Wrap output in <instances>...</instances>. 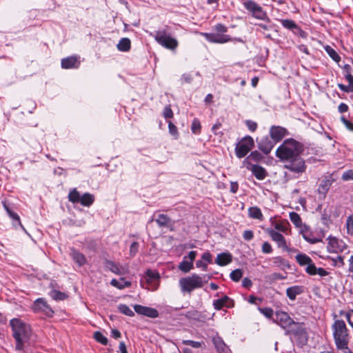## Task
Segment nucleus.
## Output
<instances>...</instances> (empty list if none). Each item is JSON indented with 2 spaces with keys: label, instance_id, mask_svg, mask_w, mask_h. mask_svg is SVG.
<instances>
[{
  "label": "nucleus",
  "instance_id": "35",
  "mask_svg": "<svg viewBox=\"0 0 353 353\" xmlns=\"http://www.w3.org/2000/svg\"><path fill=\"white\" fill-rule=\"evenodd\" d=\"M295 258H296L297 263L301 266H304L306 265H307L312 261V259L310 256H308L307 254H303V253L298 254Z\"/></svg>",
  "mask_w": 353,
  "mask_h": 353
},
{
  "label": "nucleus",
  "instance_id": "26",
  "mask_svg": "<svg viewBox=\"0 0 353 353\" xmlns=\"http://www.w3.org/2000/svg\"><path fill=\"white\" fill-rule=\"evenodd\" d=\"M303 292V287L301 285H294L287 288L286 295L291 300L294 301L297 295Z\"/></svg>",
  "mask_w": 353,
  "mask_h": 353
},
{
  "label": "nucleus",
  "instance_id": "57",
  "mask_svg": "<svg viewBox=\"0 0 353 353\" xmlns=\"http://www.w3.org/2000/svg\"><path fill=\"white\" fill-rule=\"evenodd\" d=\"M201 259L205 261L206 263H212V256L210 253V252L206 251L203 252L201 255Z\"/></svg>",
  "mask_w": 353,
  "mask_h": 353
},
{
  "label": "nucleus",
  "instance_id": "25",
  "mask_svg": "<svg viewBox=\"0 0 353 353\" xmlns=\"http://www.w3.org/2000/svg\"><path fill=\"white\" fill-rule=\"evenodd\" d=\"M232 261V255L229 252H222L217 255L215 263L220 265L224 266Z\"/></svg>",
  "mask_w": 353,
  "mask_h": 353
},
{
  "label": "nucleus",
  "instance_id": "15",
  "mask_svg": "<svg viewBox=\"0 0 353 353\" xmlns=\"http://www.w3.org/2000/svg\"><path fill=\"white\" fill-rule=\"evenodd\" d=\"M258 148L265 154H268L272 151L275 145L274 141L272 138L268 136L262 137L261 139H257Z\"/></svg>",
  "mask_w": 353,
  "mask_h": 353
},
{
  "label": "nucleus",
  "instance_id": "3",
  "mask_svg": "<svg viewBox=\"0 0 353 353\" xmlns=\"http://www.w3.org/2000/svg\"><path fill=\"white\" fill-rule=\"evenodd\" d=\"M214 30L216 32V33L200 32V34L204 37L208 41L214 43H225L234 41H242L241 39L232 38L230 35L225 34L228 28L222 23H217L214 27Z\"/></svg>",
  "mask_w": 353,
  "mask_h": 353
},
{
  "label": "nucleus",
  "instance_id": "61",
  "mask_svg": "<svg viewBox=\"0 0 353 353\" xmlns=\"http://www.w3.org/2000/svg\"><path fill=\"white\" fill-rule=\"evenodd\" d=\"M303 237L306 241L312 244L321 241V239L310 237L309 236L307 235V234H303Z\"/></svg>",
  "mask_w": 353,
  "mask_h": 353
},
{
  "label": "nucleus",
  "instance_id": "23",
  "mask_svg": "<svg viewBox=\"0 0 353 353\" xmlns=\"http://www.w3.org/2000/svg\"><path fill=\"white\" fill-rule=\"evenodd\" d=\"M269 234L271 236L272 239L277 243L279 247L288 250L285 239L281 233L274 230H270L269 231Z\"/></svg>",
  "mask_w": 353,
  "mask_h": 353
},
{
  "label": "nucleus",
  "instance_id": "17",
  "mask_svg": "<svg viewBox=\"0 0 353 353\" xmlns=\"http://www.w3.org/2000/svg\"><path fill=\"white\" fill-rule=\"evenodd\" d=\"M328 244L327 249L329 252H335L337 253L339 252H342L343 249L345 248L344 243L343 241H339L336 237L330 236L327 238Z\"/></svg>",
  "mask_w": 353,
  "mask_h": 353
},
{
  "label": "nucleus",
  "instance_id": "38",
  "mask_svg": "<svg viewBox=\"0 0 353 353\" xmlns=\"http://www.w3.org/2000/svg\"><path fill=\"white\" fill-rule=\"evenodd\" d=\"M325 52L336 63H339L341 60V57L337 52L330 46H325L324 47Z\"/></svg>",
  "mask_w": 353,
  "mask_h": 353
},
{
  "label": "nucleus",
  "instance_id": "60",
  "mask_svg": "<svg viewBox=\"0 0 353 353\" xmlns=\"http://www.w3.org/2000/svg\"><path fill=\"white\" fill-rule=\"evenodd\" d=\"M341 178L343 181L353 180V170H349L345 172Z\"/></svg>",
  "mask_w": 353,
  "mask_h": 353
},
{
  "label": "nucleus",
  "instance_id": "33",
  "mask_svg": "<svg viewBox=\"0 0 353 353\" xmlns=\"http://www.w3.org/2000/svg\"><path fill=\"white\" fill-rule=\"evenodd\" d=\"M117 48L121 52H128L131 48V41L128 38H122L117 44Z\"/></svg>",
  "mask_w": 353,
  "mask_h": 353
},
{
  "label": "nucleus",
  "instance_id": "18",
  "mask_svg": "<svg viewBox=\"0 0 353 353\" xmlns=\"http://www.w3.org/2000/svg\"><path fill=\"white\" fill-rule=\"evenodd\" d=\"M5 210L8 214L9 217L12 220V225L14 227L20 226L23 228V225L21 223L20 217L17 213L14 212L12 206L7 202L6 200H4L1 202Z\"/></svg>",
  "mask_w": 353,
  "mask_h": 353
},
{
  "label": "nucleus",
  "instance_id": "49",
  "mask_svg": "<svg viewBox=\"0 0 353 353\" xmlns=\"http://www.w3.org/2000/svg\"><path fill=\"white\" fill-rule=\"evenodd\" d=\"M169 133L175 139L179 138V134L176 126L170 121H168Z\"/></svg>",
  "mask_w": 353,
  "mask_h": 353
},
{
  "label": "nucleus",
  "instance_id": "6",
  "mask_svg": "<svg viewBox=\"0 0 353 353\" xmlns=\"http://www.w3.org/2000/svg\"><path fill=\"white\" fill-rule=\"evenodd\" d=\"M179 285L181 291L191 293L194 290L202 288L203 283L201 276L193 274L190 276L180 279Z\"/></svg>",
  "mask_w": 353,
  "mask_h": 353
},
{
  "label": "nucleus",
  "instance_id": "36",
  "mask_svg": "<svg viewBox=\"0 0 353 353\" xmlns=\"http://www.w3.org/2000/svg\"><path fill=\"white\" fill-rule=\"evenodd\" d=\"M229 300V296H223L222 298L213 301V306L216 310H221L225 307L226 302Z\"/></svg>",
  "mask_w": 353,
  "mask_h": 353
},
{
  "label": "nucleus",
  "instance_id": "16",
  "mask_svg": "<svg viewBox=\"0 0 353 353\" xmlns=\"http://www.w3.org/2000/svg\"><path fill=\"white\" fill-rule=\"evenodd\" d=\"M134 311L137 314H141V315H143L147 317L152 318V319L157 318L159 316V311L155 308L143 306L141 305H134Z\"/></svg>",
  "mask_w": 353,
  "mask_h": 353
},
{
  "label": "nucleus",
  "instance_id": "55",
  "mask_svg": "<svg viewBox=\"0 0 353 353\" xmlns=\"http://www.w3.org/2000/svg\"><path fill=\"white\" fill-rule=\"evenodd\" d=\"M245 123L246 125V126L248 127V128L251 131V132H255L257 129V127H258V124L256 122L254 121H252V120H246L245 121Z\"/></svg>",
  "mask_w": 353,
  "mask_h": 353
},
{
  "label": "nucleus",
  "instance_id": "34",
  "mask_svg": "<svg viewBox=\"0 0 353 353\" xmlns=\"http://www.w3.org/2000/svg\"><path fill=\"white\" fill-rule=\"evenodd\" d=\"M248 214H249V216L252 219L262 220L263 218L261 210H260L259 208H258L256 206L250 207L248 209Z\"/></svg>",
  "mask_w": 353,
  "mask_h": 353
},
{
  "label": "nucleus",
  "instance_id": "47",
  "mask_svg": "<svg viewBox=\"0 0 353 353\" xmlns=\"http://www.w3.org/2000/svg\"><path fill=\"white\" fill-rule=\"evenodd\" d=\"M280 22L283 28L291 31H292L295 26L297 25L295 21L291 19H280Z\"/></svg>",
  "mask_w": 353,
  "mask_h": 353
},
{
  "label": "nucleus",
  "instance_id": "59",
  "mask_svg": "<svg viewBox=\"0 0 353 353\" xmlns=\"http://www.w3.org/2000/svg\"><path fill=\"white\" fill-rule=\"evenodd\" d=\"M221 127V123L220 122L216 123L212 128V131L214 132V134L219 135L221 137L223 135V133L221 131H219V130Z\"/></svg>",
  "mask_w": 353,
  "mask_h": 353
},
{
  "label": "nucleus",
  "instance_id": "51",
  "mask_svg": "<svg viewBox=\"0 0 353 353\" xmlns=\"http://www.w3.org/2000/svg\"><path fill=\"white\" fill-rule=\"evenodd\" d=\"M292 32L294 34H296L301 38H303V39H305L307 37V33L306 32H305L304 30H303L298 25H296L295 26V28L293 29V30Z\"/></svg>",
  "mask_w": 353,
  "mask_h": 353
},
{
  "label": "nucleus",
  "instance_id": "21",
  "mask_svg": "<svg viewBox=\"0 0 353 353\" xmlns=\"http://www.w3.org/2000/svg\"><path fill=\"white\" fill-rule=\"evenodd\" d=\"M334 181L335 179L333 178L332 174L325 176L319 185V192L320 194H325Z\"/></svg>",
  "mask_w": 353,
  "mask_h": 353
},
{
  "label": "nucleus",
  "instance_id": "58",
  "mask_svg": "<svg viewBox=\"0 0 353 353\" xmlns=\"http://www.w3.org/2000/svg\"><path fill=\"white\" fill-rule=\"evenodd\" d=\"M341 121L345 125L347 129H348L350 131L353 132V123L348 121L344 116H342L341 117Z\"/></svg>",
  "mask_w": 353,
  "mask_h": 353
},
{
  "label": "nucleus",
  "instance_id": "50",
  "mask_svg": "<svg viewBox=\"0 0 353 353\" xmlns=\"http://www.w3.org/2000/svg\"><path fill=\"white\" fill-rule=\"evenodd\" d=\"M347 232L350 235H353V214L347 216L346 220Z\"/></svg>",
  "mask_w": 353,
  "mask_h": 353
},
{
  "label": "nucleus",
  "instance_id": "4",
  "mask_svg": "<svg viewBox=\"0 0 353 353\" xmlns=\"http://www.w3.org/2000/svg\"><path fill=\"white\" fill-rule=\"evenodd\" d=\"M336 347L339 350L347 347L348 330L343 320H336L332 325Z\"/></svg>",
  "mask_w": 353,
  "mask_h": 353
},
{
  "label": "nucleus",
  "instance_id": "10",
  "mask_svg": "<svg viewBox=\"0 0 353 353\" xmlns=\"http://www.w3.org/2000/svg\"><path fill=\"white\" fill-rule=\"evenodd\" d=\"M254 139L249 135L241 139L236 145L235 154L239 159L245 157L248 153L254 148Z\"/></svg>",
  "mask_w": 353,
  "mask_h": 353
},
{
  "label": "nucleus",
  "instance_id": "44",
  "mask_svg": "<svg viewBox=\"0 0 353 353\" xmlns=\"http://www.w3.org/2000/svg\"><path fill=\"white\" fill-rule=\"evenodd\" d=\"M93 338L101 344L106 345L108 343V339L99 331L94 333Z\"/></svg>",
  "mask_w": 353,
  "mask_h": 353
},
{
  "label": "nucleus",
  "instance_id": "42",
  "mask_svg": "<svg viewBox=\"0 0 353 353\" xmlns=\"http://www.w3.org/2000/svg\"><path fill=\"white\" fill-rule=\"evenodd\" d=\"M80 198V193L76 189H73L68 194L69 201L73 203H79Z\"/></svg>",
  "mask_w": 353,
  "mask_h": 353
},
{
  "label": "nucleus",
  "instance_id": "14",
  "mask_svg": "<svg viewBox=\"0 0 353 353\" xmlns=\"http://www.w3.org/2000/svg\"><path fill=\"white\" fill-rule=\"evenodd\" d=\"M270 137L275 143L281 141L285 136L289 134L288 130L279 125H272L270 128Z\"/></svg>",
  "mask_w": 353,
  "mask_h": 353
},
{
  "label": "nucleus",
  "instance_id": "63",
  "mask_svg": "<svg viewBox=\"0 0 353 353\" xmlns=\"http://www.w3.org/2000/svg\"><path fill=\"white\" fill-rule=\"evenodd\" d=\"M243 237L246 241H250L254 237V233L252 230H245L243 234Z\"/></svg>",
  "mask_w": 353,
  "mask_h": 353
},
{
  "label": "nucleus",
  "instance_id": "52",
  "mask_svg": "<svg viewBox=\"0 0 353 353\" xmlns=\"http://www.w3.org/2000/svg\"><path fill=\"white\" fill-rule=\"evenodd\" d=\"M163 116L166 119H172L174 117V113L172 112L170 105H168L164 108V110L163 111Z\"/></svg>",
  "mask_w": 353,
  "mask_h": 353
},
{
  "label": "nucleus",
  "instance_id": "45",
  "mask_svg": "<svg viewBox=\"0 0 353 353\" xmlns=\"http://www.w3.org/2000/svg\"><path fill=\"white\" fill-rule=\"evenodd\" d=\"M119 311L128 316H134V312L125 304H120L118 306Z\"/></svg>",
  "mask_w": 353,
  "mask_h": 353
},
{
  "label": "nucleus",
  "instance_id": "54",
  "mask_svg": "<svg viewBox=\"0 0 353 353\" xmlns=\"http://www.w3.org/2000/svg\"><path fill=\"white\" fill-rule=\"evenodd\" d=\"M182 343L183 345H190L194 348H199L201 347L203 342L194 341L192 340H183Z\"/></svg>",
  "mask_w": 353,
  "mask_h": 353
},
{
  "label": "nucleus",
  "instance_id": "41",
  "mask_svg": "<svg viewBox=\"0 0 353 353\" xmlns=\"http://www.w3.org/2000/svg\"><path fill=\"white\" fill-rule=\"evenodd\" d=\"M258 310L267 319L273 321L274 319V314H275L274 313L273 309L271 307H259Z\"/></svg>",
  "mask_w": 353,
  "mask_h": 353
},
{
  "label": "nucleus",
  "instance_id": "62",
  "mask_svg": "<svg viewBox=\"0 0 353 353\" xmlns=\"http://www.w3.org/2000/svg\"><path fill=\"white\" fill-rule=\"evenodd\" d=\"M262 252L265 254H270L272 252V246L268 242H265L263 243Z\"/></svg>",
  "mask_w": 353,
  "mask_h": 353
},
{
  "label": "nucleus",
  "instance_id": "11",
  "mask_svg": "<svg viewBox=\"0 0 353 353\" xmlns=\"http://www.w3.org/2000/svg\"><path fill=\"white\" fill-rule=\"evenodd\" d=\"M273 323L279 325L281 328L285 330L286 332L288 330L290 329V327L293 326L295 321L287 312L277 310L275 312Z\"/></svg>",
  "mask_w": 353,
  "mask_h": 353
},
{
  "label": "nucleus",
  "instance_id": "32",
  "mask_svg": "<svg viewBox=\"0 0 353 353\" xmlns=\"http://www.w3.org/2000/svg\"><path fill=\"white\" fill-rule=\"evenodd\" d=\"M94 201V196L93 194L90 193H84L81 196L79 203H81L83 206L89 207Z\"/></svg>",
  "mask_w": 353,
  "mask_h": 353
},
{
  "label": "nucleus",
  "instance_id": "56",
  "mask_svg": "<svg viewBox=\"0 0 353 353\" xmlns=\"http://www.w3.org/2000/svg\"><path fill=\"white\" fill-rule=\"evenodd\" d=\"M139 245L138 242L134 241L133 243H132V244L130 247V255L131 256H134L136 255V254L139 251Z\"/></svg>",
  "mask_w": 353,
  "mask_h": 353
},
{
  "label": "nucleus",
  "instance_id": "39",
  "mask_svg": "<svg viewBox=\"0 0 353 353\" xmlns=\"http://www.w3.org/2000/svg\"><path fill=\"white\" fill-rule=\"evenodd\" d=\"M273 263L276 266L281 267L283 270L285 268H290L289 262L281 256L274 257L273 259Z\"/></svg>",
  "mask_w": 353,
  "mask_h": 353
},
{
  "label": "nucleus",
  "instance_id": "53",
  "mask_svg": "<svg viewBox=\"0 0 353 353\" xmlns=\"http://www.w3.org/2000/svg\"><path fill=\"white\" fill-rule=\"evenodd\" d=\"M318 268L316 267L313 261L307 265L305 272L310 275H316Z\"/></svg>",
  "mask_w": 353,
  "mask_h": 353
},
{
  "label": "nucleus",
  "instance_id": "24",
  "mask_svg": "<svg viewBox=\"0 0 353 353\" xmlns=\"http://www.w3.org/2000/svg\"><path fill=\"white\" fill-rule=\"evenodd\" d=\"M184 316L188 319L199 322H203L206 319V316L204 314L195 309L188 311L185 314H184Z\"/></svg>",
  "mask_w": 353,
  "mask_h": 353
},
{
  "label": "nucleus",
  "instance_id": "13",
  "mask_svg": "<svg viewBox=\"0 0 353 353\" xmlns=\"http://www.w3.org/2000/svg\"><path fill=\"white\" fill-rule=\"evenodd\" d=\"M197 252L190 251L188 256H185L179 265V269L184 273L189 272L194 268L193 262L196 259Z\"/></svg>",
  "mask_w": 353,
  "mask_h": 353
},
{
  "label": "nucleus",
  "instance_id": "30",
  "mask_svg": "<svg viewBox=\"0 0 353 353\" xmlns=\"http://www.w3.org/2000/svg\"><path fill=\"white\" fill-rule=\"evenodd\" d=\"M263 159V155L257 150L252 151L250 155L245 159L244 163L252 165L251 161L259 162Z\"/></svg>",
  "mask_w": 353,
  "mask_h": 353
},
{
  "label": "nucleus",
  "instance_id": "19",
  "mask_svg": "<svg viewBox=\"0 0 353 353\" xmlns=\"http://www.w3.org/2000/svg\"><path fill=\"white\" fill-rule=\"evenodd\" d=\"M79 57L70 56L61 59V68L64 69L78 68L80 65Z\"/></svg>",
  "mask_w": 353,
  "mask_h": 353
},
{
  "label": "nucleus",
  "instance_id": "48",
  "mask_svg": "<svg viewBox=\"0 0 353 353\" xmlns=\"http://www.w3.org/2000/svg\"><path fill=\"white\" fill-rule=\"evenodd\" d=\"M243 274L241 269H236L230 273V279L234 282H239Z\"/></svg>",
  "mask_w": 353,
  "mask_h": 353
},
{
  "label": "nucleus",
  "instance_id": "40",
  "mask_svg": "<svg viewBox=\"0 0 353 353\" xmlns=\"http://www.w3.org/2000/svg\"><path fill=\"white\" fill-rule=\"evenodd\" d=\"M290 219L296 227L300 228L302 225V220L298 213L291 212L290 213Z\"/></svg>",
  "mask_w": 353,
  "mask_h": 353
},
{
  "label": "nucleus",
  "instance_id": "46",
  "mask_svg": "<svg viewBox=\"0 0 353 353\" xmlns=\"http://www.w3.org/2000/svg\"><path fill=\"white\" fill-rule=\"evenodd\" d=\"M201 125L200 121L195 118L191 125V130L193 134H199L201 133Z\"/></svg>",
  "mask_w": 353,
  "mask_h": 353
},
{
  "label": "nucleus",
  "instance_id": "64",
  "mask_svg": "<svg viewBox=\"0 0 353 353\" xmlns=\"http://www.w3.org/2000/svg\"><path fill=\"white\" fill-rule=\"evenodd\" d=\"M196 267L198 268H201L203 270L206 271L208 269V265L207 263L201 260H198L196 262Z\"/></svg>",
  "mask_w": 353,
  "mask_h": 353
},
{
  "label": "nucleus",
  "instance_id": "27",
  "mask_svg": "<svg viewBox=\"0 0 353 353\" xmlns=\"http://www.w3.org/2000/svg\"><path fill=\"white\" fill-rule=\"evenodd\" d=\"M104 264H105V268L107 269H108L110 271H111L112 272H113L117 275H121L123 274V268L120 265L114 263V261L108 260V259H105Z\"/></svg>",
  "mask_w": 353,
  "mask_h": 353
},
{
  "label": "nucleus",
  "instance_id": "1",
  "mask_svg": "<svg viewBox=\"0 0 353 353\" xmlns=\"http://www.w3.org/2000/svg\"><path fill=\"white\" fill-rule=\"evenodd\" d=\"M303 145L294 139H287L276 149V156L285 162L284 168L295 173H303L306 170L305 162L301 157Z\"/></svg>",
  "mask_w": 353,
  "mask_h": 353
},
{
  "label": "nucleus",
  "instance_id": "5",
  "mask_svg": "<svg viewBox=\"0 0 353 353\" xmlns=\"http://www.w3.org/2000/svg\"><path fill=\"white\" fill-rule=\"evenodd\" d=\"M170 29V28L168 26H165L164 28L156 31L154 34H151V35L162 47L174 51L178 48L179 42L172 35Z\"/></svg>",
  "mask_w": 353,
  "mask_h": 353
},
{
  "label": "nucleus",
  "instance_id": "22",
  "mask_svg": "<svg viewBox=\"0 0 353 353\" xmlns=\"http://www.w3.org/2000/svg\"><path fill=\"white\" fill-rule=\"evenodd\" d=\"M247 168L251 170L253 175L259 180H263L268 176L267 171L261 165L255 164L251 165V168Z\"/></svg>",
  "mask_w": 353,
  "mask_h": 353
},
{
  "label": "nucleus",
  "instance_id": "9",
  "mask_svg": "<svg viewBox=\"0 0 353 353\" xmlns=\"http://www.w3.org/2000/svg\"><path fill=\"white\" fill-rule=\"evenodd\" d=\"M285 334H293L299 343L305 345L308 339L307 329L304 323L296 322L290 329L288 330Z\"/></svg>",
  "mask_w": 353,
  "mask_h": 353
},
{
  "label": "nucleus",
  "instance_id": "43",
  "mask_svg": "<svg viewBox=\"0 0 353 353\" xmlns=\"http://www.w3.org/2000/svg\"><path fill=\"white\" fill-rule=\"evenodd\" d=\"M327 259L332 261V265L337 267H343L344 265V256L338 255L336 258L327 256Z\"/></svg>",
  "mask_w": 353,
  "mask_h": 353
},
{
  "label": "nucleus",
  "instance_id": "20",
  "mask_svg": "<svg viewBox=\"0 0 353 353\" xmlns=\"http://www.w3.org/2000/svg\"><path fill=\"white\" fill-rule=\"evenodd\" d=\"M70 256L79 267H81L87 263V259L85 255L74 248H70Z\"/></svg>",
  "mask_w": 353,
  "mask_h": 353
},
{
  "label": "nucleus",
  "instance_id": "31",
  "mask_svg": "<svg viewBox=\"0 0 353 353\" xmlns=\"http://www.w3.org/2000/svg\"><path fill=\"white\" fill-rule=\"evenodd\" d=\"M155 221L159 227H166L170 225L172 219L166 214H159Z\"/></svg>",
  "mask_w": 353,
  "mask_h": 353
},
{
  "label": "nucleus",
  "instance_id": "2",
  "mask_svg": "<svg viewBox=\"0 0 353 353\" xmlns=\"http://www.w3.org/2000/svg\"><path fill=\"white\" fill-rule=\"evenodd\" d=\"M10 325L12 328V336L16 341V350L22 351L25 343L28 342L31 336V328L29 325L18 318L11 319Z\"/></svg>",
  "mask_w": 353,
  "mask_h": 353
},
{
  "label": "nucleus",
  "instance_id": "7",
  "mask_svg": "<svg viewBox=\"0 0 353 353\" xmlns=\"http://www.w3.org/2000/svg\"><path fill=\"white\" fill-rule=\"evenodd\" d=\"M242 4L251 16L255 19L269 22L270 19L263 8L253 0H244Z\"/></svg>",
  "mask_w": 353,
  "mask_h": 353
},
{
  "label": "nucleus",
  "instance_id": "29",
  "mask_svg": "<svg viewBox=\"0 0 353 353\" xmlns=\"http://www.w3.org/2000/svg\"><path fill=\"white\" fill-rule=\"evenodd\" d=\"M213 343L219 353H228L229 348L220 337L213 339Z\"/></svg>",
  "mask_w": 353,
  "mask_h": 353
},
{
  "label": "nucleus",
  "instance_id": "37",
  "mask_svg": "<svg viewBox=\"0 0 353 353\" xmlns=\"http://www.w3.org/2000/svg\"><path fill=\"white\" fill-rule=\"evenodd\" d=\"M49 294L54 300L56 301H63L68 297V294L65 292H62L57 290H51Z\"/></svg>",
  "mask_w": 353,
  "mask_h": 353
},
{
  "label": "nucleus",
  "instance_id": "8",
  "mask_svg": "<svg viewBox=\"0 0 353 353\" xmlns=\"http://www.w3.org/2000/svg\"><path fill=\"white\" fill-rule=\"evenodd\" d=\"M159 279L160 276L158 272L148 269L141 279V285L143 288L154 291L158 288Z\"/></svg>",
  "mask_w": 353,
  "mask_h": 353
},
{
  "label": "nucleus",
  "instance_id": "28",
  "mask_svg": "<svg viewBox=\"0 0 353 353\" xmlns=\"http://www.w3.org/2000/svg\"><path fill=\"white\" fill-rule=\"evenodd\" d=\"M344 77L348 81L349 85L338 83V87L345 92H353V75L352 74H345Z\"/></svg>",
  "mask_w": 353,
  "mask_h": 353
},
{
  "label": "nucleus",
  "instance_id": "12",
  "mask_svg": "<svg viewBox=\"0 0 353 353\" xmlns=\"http://www.w3.org/2000/svg\"><path fill=\"white\" fill-rule=\"evenodd\" d=\"M32 309L34 312H42L48 317H52L54 311L43 298L37 299L32 304Z\"/></svg>",
  "mask_w": 353,
  "mask_h": 353
}]
</instances>
